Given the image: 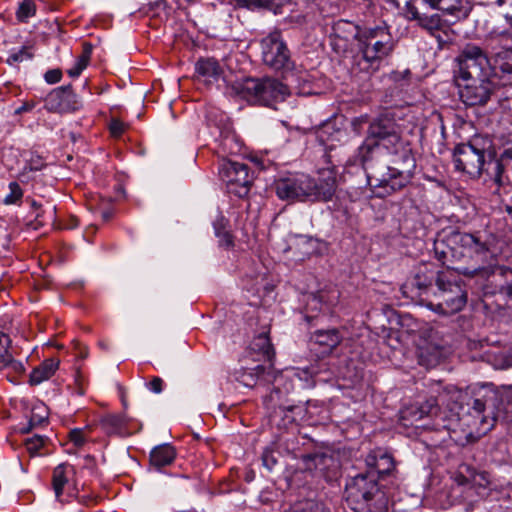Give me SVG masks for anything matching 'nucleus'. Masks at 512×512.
<instances>
[{
    "label": "nucleus",
    "mask_w": 512,
    "mask_h": 512,
    "mask_svg": "<svg viewBox=\"0 0 512 512\" xmlns=\"http://www.w3.org/2000/svg\"><path fill=\"white\" fill-rule=\"evenodd\" d=\"M381 146L393 155L395 166L387 167V173L381 176L372 171L368 180L372 186L384 190L379 193L382 197L403 189L410 182L416 160L410 143L401 137L400 125L389 113L369 122L366 138L357 150L358 161L365 169L369 168Z\"/></svg>",
    "instance_id": "nucleus-1"
},
{
    "label": "nucleus",
    "mask_w": 512,
    "mask_h": 512,
    "mask_svg": "<svg viewBox=\"0 0 512 512\" xmlns=\"http://www.w3.org/2000/svg\"><path fill=\"white\" fill-rule=\"evenodd\" d=\"M492 246V237L485 231L452 230L435 240L434 252L442 264H446L449 258L472 262L471 268L461 269V273L465 276L489 277L494 273L497 265V257Z\"/></svg>",
    "instance_id": "nucleus-2"
},
{
    "label": "nucleus",
    "mask_w": 512,
    "mask_h": 512,
    "mask_svg": "<svg viewBox=\"0 0 512 512\" xmlns=\"http://www.w3.org/2000/svg\"><path fill=\"white\" fill-rule=\"evenodd\" d=\"M495 157L492 140L483 135H475L467 143L457 145L453 154L456 170L471 178H479L485 171L498 186H502L504 166Z\"/></svg>",
    "instance_id": "nucleus-3"
},
{
    "label": "nucleus",
    "mask_w": 512,
    "mask_h": 512,
    "mask_svg": "<svg viewBox=\"0 0 512 512\" xmlns=\"http://www.w3.org/2000/svg\"><path fill=\"white\" fill-rule=\"evenodd\" d=\"M274 189L281 200L287 201H330L336 191V179L329 176L316 181L308 175H296L275 181Z\"/></svg>",
    "instance_id": "nucleus-4"
},
{
    "label": "nucleus",
    "mask_w": 512,
    "mask_h": 512,
    "mask_svg": "<svg viewBox=\"0 0 512 512\" xmlns=\"http://www.w3.org/2000/svg\"><path fill=\"white\" fill-rule=\"evenodd\" d=\"M346 501L356 512H386L389 499L373 472L351 477L345 488Z\"/></svg>",
    "instance_id": "nucleus-5"
},
{
    "label": "nucleus",
    "mask_w": 512,
    "mask_h": 512,
    "mask_svg": "<svg viewBox=\"0 0 512 512\" xmlns=\"http://www.w3.org/2000/svg\"><path fill=\"white\" fill-rule=\"evenodd\" d=\"M467 298L463 282L451 273L441 272L437 274L433 296L425 297V305L438 314L452 315L466 306Z\"/></svg>",
    "instance_id": "nucleus-6"
},
{
    "label": "nucleus",
    "mask_w": 512,
    "mask_h": 512,
    "mask_svg": "<svg viewBox=\"0 0 512 512\" xmlns=\"http://www.w3.org/2000/svg\"><path fill=\"white\" fill-rule=\"evenodd\" d=\"M394 47L395 43L388 27L364 28L357 43L358 52L365 64L361 69L376 71L382 60L391 55Z\"/></svg>",
    "instance_id": "nucleus-7"
},
{
    "label": "nucleus",
    "mask_w": 512,
    "mask_h": 512,
    "mask_svg": "<svg viewBox=\"0 0 512 512\" xmlns=\"http://www.w3.org/2000/svg\"><path fill=\"white\" fill-rule=\"evenodd\" d=\"M237 91L247 101L267 107L284 101L290 94L287 84L273 78H247L238 85Z\"/></svg>",
    "instance_id": "nucleus-8"
},
{
    "label": "nucleus",
    "mask_w": 512,
    "mask_h": 512,
    "mask_svg": "<svg viewBox=\"0 0 512 512\" xmlns=\"http://www.w3.org/2000/svg\"><path fill=\"white\" fill-rule=\"evenodd\" d=\"M455 61L460 81L498 74L495 63L492 65L486 50L473 43L466 44Z\"/></svg>",
    "instance_id": "nucleus-9"
},
{
    "label": "nucleus",
    "mask_w": 512,
    "mask_h": 512,
    "mask_svg": "<svg viewBox=\"0 0 512 512\" xmlns=\"http://www.w3.org/2000/svg\"><path fill=\"white\" fill-rule=\"evenodd\" d=\"M261 50L265 65L281 72L284 77L294 76L295 63L280 31L275 30L263 38Z\"/></svg>",
    "instance_id": "nucleus-10"
},
{
    "label": "nucleus",
    "mask_w": 512,
    "mask_h": 512,
    "mask_svg": "<svg viewBox=\"0 0 512 512\" xmlns=\"http://www.w3.org/2000/svg\"><path fill=\"white\" fill-rule=\"evenodd\" d=\"M218 170L228 193L234 194L239 198L248 195L253 182V176L247 164L229 159H221Z\"/></svg>",
    "instance_id": "nucleus-11"
},
{
    "label": "nucleus",
    "mask_w": 512,
    "mask_h": 512,
    "mask_svg": "<svg viewBox=\"0 0 512 512\" xmlns=\"http://www.w3.org/2000/svg\"><path fill=\"white\" fill-rule=\"evenodd\" d=\"M485 43L491 50L496 71L512 74V31L495 29L487 36Z\"/></svg>",
    "instance_id": "nucleus-12"
},
{
    "label": "nucleus",
    "mask_w": 512,
    "mask_h": 512,
    "mask_svg": "<svg viewBox=\"0 0 512 512\" xmlns=\"http://www.w3.org/2000/svg\"><path fill=\"white\" fill-rule=\"evenodd\" d=\"M459 84V96L467 106H484L496 91V83L492 76L479 77V79H467Z\"/></svg>",
    "instance_id": "nucleus-13"
},
{
    "label": "nucleus",
    "mask_w": 512,
    "mask_h": 512,
    "mask_svg": "<svg viewBox=\"0 0 512 512\" xmlns=\"http://www.w3.org/2000/svg\"><path fill=\"white\" fill-rule=\"evenodd\" d=\"M264 404L270 411L269 418L271 424L276 425L279 429L288 428L303 412L300 406L285 405L282 402V391L279 388H274L265 397Z\"/></svg>",
    "instance_id": "nucleus-14"
},
{
    "label": "nucleus",
    "mask_w": 512,
    "mask_h": 512,
    "mask_svg": "<svg viewBox=\"0 0 512 512\" xmlns=\"http://www.w3.org/2000/svg\"><path fill=\"white\" fill-rule=\"evenodd\" d=\"M438 273L426 264L420 265L415 275L402 286L403 293H410L411 298H419L425 305V297H432L436 290L432 284L436 282Z\"/></svg>",
    "instance_id": "nucleus-15"
},
{
    "label": "nucleus",
    "mask_w": 512,
    "mask_h": 512,
    "mask_svg": "<svg viewBox=\"0 0 512 512\" xmlns=\"http://www.w3.org/2000/svg\"><path fill=\"white\" fill-rule=\"evenodd\" d=\"M44 101V107L49 112H72L82 107L80 98L74 93L70 85L53 89Z\"/></svg>",
    "instance_id": "nucleus-16"
},
{
    "label": "nucleus",
    "mask_w": 512,
    "mask_h": 512,
    "mask_svg": "<svg viewBox=\"0 0 512 512\" xmlns=\"http://www.w3.org/2000/svg\"><path fill=\"white\" fill-rule=\"evenodd\" d=\"M459 485L467 486L469 490H475L477 495L483 496L484 491L491 483L489 473L477 471L469 465H463L455 478Z\"/></svg>",
    "instance_id": "nucleus-17"
},
{
    "label": "nucleus",
    "mask_w": 512,
    "mask_h": 512,
    "mask_svg": "<svg viewBox=\"0 0 512 512\" xmlns=\"http://www.w3.org/2000/svg\"><path fill=\"white\" fill-rule=\"evenodd\" d=\"M235 378L246 387H254L258 384H267L276 380V374L272 365L265 367L257 365L253 368L241 369L235 372Z\"/></svg>",
    "instance_id": "nucleus-18"
},
{
    "label": "nucleus",
    "mask_w": 512,
    "mask_h": 512,
    "mask_svg": "<svg viewBox=\"0 0 512 512\" xmlns=\"http://www.w3.org/2000/svg\"><path fill=\"white\" fill-rule=\"evenodd\" d=\"M342 336L337 329L317 330L311 336V349L320 356L330 355L341 343Z\"/></svg>",
    "instance_id": "nucleus-19"
},
{
    "label": "nucleus",
    "mask_w": 512,
    "mask_h": 512,
    "mask_svg": "<svg viewBox=\"0 0 512 512\" xmlns=\"http://www.w3.org/2000/svg\"><path fill=\"white\" fill-rule=\"evenodd\" d=\"M368 472L375 473V477L390 474L395 468L393 456L382 448L372 450L365 459Z\"/></svg>",
    "instance_id": "nucleus-20"
},
{
    "label": "nucleus",
    "mask_w": 512,
    "mask_h": 512,
    "mask_svg": "<svg viewBox=\"0 0 512 512\" xmlns=\"http://www.w3.org/2000/svg\"><path fill=\"white\" fill-rule=\"evenodd\" d=\"M444 355L441 346L431 342H424L417 349L418 363L426 368H432L438 365Z\"/></svg>",
    "instance_id": "nucleus-21"
},
{
    "label": "nucleus",
    "mask_w": 512,
    "mask_h": 512,
    "mask_svg": "<svg viewBox=\"0 0 512 512\" xmlns=\"http://www.w3.org/2000/svg\"><path fill=\"white\" fill-rule=\"evenodd\" d=\"M251 352L258 356V360L268 361L273 366L275 351L270 341L269 331L255 336L250 344Z\"/></svg>",
    "instance_id": "nucleus-22"
},
{
    "label": "nucleus",
    "mask_w": 512,
    "mask_h": 512,
    "mask_svg": "<svg viewBox=\"0 0 512 512\" xmlns=\"http://www.w3.org/2000/svg\"><path fill=\"white\" fill-rule=\"evenodd\" d=\"M75 476V469L72 465L61 463L56 466L52 474V486L58 500L63 494L66 484Z\"/></svg>",
    "instance_id": "nucleus-23"
},
{
    "label": "nucleus",
    "mask_w": 512,
    "mask_h": 512,
    "mask_svg": "<svg viewBox=\"0 0 512 512\" xmlns=\"http://www.w3.org/2000/svg\"><path fill=\"white\" fill-rule=\"evenodd\" d=\"M176 458V450L170 444L156 446L150 452V464L157 470L171 465Z\"/></svg>",
    "instance_id": "nucleus-24"
},
{
    "label": "nucleus",
    "mask_w": 512,
    "mask_h": 512,
    "mask_svg": "<svg viewBox=\"0 0 512 512\" xmlns=\"http://www.w3.org/2000/svg\"><path fill=\"white\" fill-rule=\"evenodd\" d=\"M59 367V360L49 358L44 360L38 367L34 368L29 376V384L36 386L50 379Z\"/></svg>",
    "instance_id": "nucleus-25"
},
{
    "label": "nucleus",
    "mask_w": 512,
    "mask_h": 512,
    "mask_svg": "<svg viewBox=\"0 0 512 512\" xmlns=\"http://www.w3.org/2000/svg\"><path fill=\"white\" fill-rule=\"evenodd\" d=\"M195 70L198 78H202L205 82L217 80L221 73V67L214 58H201L196 62Z\"/></svg>",
    "instance_id": "nucleus-26"
},
{
    "label": "nucleus",
    "mask_w": 512,
    "mask_h": 512,
    "mask_svg": "<svg viewBox=\"0 0 512 512\" xmlns=\"http://www.w3.org/2000/svg\"><path fill=\"white\" fill-rule=\"evenodd\" d=\"M99 425L108 435H127L126 420L122 415L107 414L100 419Z\"/></svg>",
    "instance_id": "nucleus-27"
},
{
    "label": "nucleus",
    "mask_w": 512,
    "mask_h": 512,
    "mask_svg": "<svg viewBox=\"0 0 512 512\" xmlns=\"http://www.w3.org/2000/svg\"><path fill=\"white\" fill-rule=\"evenodd\" d=\"M282 512H329L325 505L314 499L297 500L283 508Z\"/></svg>",
    "instance_id": "nucleus-28"
},
{
    "label": "nucleus",
    "mask_w": 512,
    "mask_h": 512,
    "mask_svg": "<svg viewBox=\"0 0 512 512\" xmlns=\"http://www.w3.org/2000/svg\"><path fill=\"white\" fill-rule=\"evenodd\" d=\"M333 31L334 34L341 39L349 40L353 38L358 42L363 29L350 21L341 19L334 23Z\"/></svg>",
    "instance_id": "nucleus-29"
},
{
    "label": "nucleus",
    "mask_w": 512,
    "mask_h": 512,
    "mask_svg": "<svg viewBox=\"0 0 512 512\" xmlns=\"http://www.w3.org/2000/svg\"><path fill=\"white\" fill-rule=\"evenodd\" d=\"M228 224L229 220L226 219L223 215H219L213 222L215 235L219 239V244L220 246L226 248L232 247L234 244L233 236L227 229Z\"/></svg>",
    "instance_id": "nucleus-30"
},
{
    "label": "nucleus",
    "mask_w": 512,
    "mask_h": 512,
    "mask_svg": "<svg viewBox=\"0 0 512 512\" xmlns=\"http://www.w3.org/2000/svg\"><path fill=\"white\" fill-rule=\"evenodd\" d=\"M48 419V412L47 407L40 403L38 405H35L31 410V416L29 420V427L27 429H24L23 432H29L31 429L41 426L44 424Z\"/></svg>",
    "instance_id": "nucleus-31"
},
{
    "label": "nucleus",
    "mask_w": 512,
    "mask_h": 512,
    "mask_svg": "<svg viewBox=\"0 0 512 512\" xmlns=\"http://www.w3.org/2000/svg\"><path fill=\"white\" fill-rule=\"evenodd\" d=\"M275 0H231V3L237 8H246L249 10L272 9Z\"/></svg>",
    "instance_id": "nucleus-32"
},
{
    "label": "nucleus",
    "mask_w": 512,
    "mask_h": 512,
    "mask_svg": "<svg viewBox=\"0 0 512 512\" xmlns=\"http://www.w3.org/2000/svg\"><path fill=\"white\" fill-rule=\"evenodd\" d=\"M429 4L432 8L441 10L448 14H454L459 10L460 0H423Z\"/></svg>",
    "instance_id": "nucleus-33"
},
{
    "label": "nucleus",
    "mask_w": 512,
    "mask_h": 512,
    "mask_svg": "<svg viewBox=\"0 0 512 512\" xmlns=\"http://www.w3.org/2000/svg\"><path fill=\"white\" fill-rule=\"evenodd\" d=\"M36 12V6L33 0H23L17 9L16 16L21 22H26L27 19L34 16Z\"/></svg>",
    "instance_id": "nucleus-34"
},
{
    "label": "nucleus",
    "mask_w": 512,
    "mask_h": 512,
    "mask_svg": "<svg viewBox=\"0 0 512 512\" xmlns=\"http://www.w3.org/2000/svg\"><path fill=\"white\" fill-rule=\"evenodd\" d=\"M47 440V437L34 435L33 437L27 438L25 440V448L31 456H35L37 455L38 451L45 446Z\"/></svg>",
    "instance_id": "nucleus-35"
},
{
    "label": "nucleus",
    "mask_w": 512,
    "mask_h": 512,
    "mask_svg": "<svg viewBox=\"0 0 512 512\" xmlns=\"http://www.w3.org/2000/svg\"><path fill=\"white\" fill-rule=\"evenodd\" d=\"M10 192L4 198L6 205L16 204L23 197V191L17 182H11L9 184Z\"/></svg>",
    "instance_id": "nucleus-36"
},
{
    "label": "nucleus",
    "mask_w": 512,
    "mask_h": 512,
    "mask_svg": "<svg viewBox=\"0 0 512 512\" xmlns=\"http://www.w3.org/2000/svg\"><path fill=\"white\" fill-rule=\"evenodd\" d=\"M264 283V276L263 275H256L255 277H245L243 279V287L250 292L258 293L260 290V287Z\"/></svg>",
    "instance_id": "nucleus-37"
},
{
    "label": "nucleus",
    "mask_w": 512,
    "mask_h": 512,
    "mask_svg": "<svg viewBox=\"0 0 512 512\" xmlns=\"http://www.w3.org/2000/svg\"><path fill=\"white\" fill-rule=\"evenodd\" d=\"M419 25L428 31H430L432 34L434 31H438L440 26V19L437 15L435 16H420V19L417 20Z\"/></svg>",
    "instance_id": "nucleus-38"
},
{
    "label": "nucleus",
    "mask_w": 512,
    "mask_h": 512,
    "mask_svg": "<svg viewBox=\"0 0 512 512\" xmlns=\"http://www.w3.org/2000/svg\"><path fill=\"white\" fill-rule=\"evenodd\" d=\"M10 344V337L5 333L0 332V365L3 363V361L9 360Z\"/></svg>",
    "instance_id": "nucleus-39"
},
{
    "label": "nucleus",
    "mask_w": 512,
    "mask_h": 512,
    "mask_svg": "<svg viewBox=\"0 0 512 512\" xmlns=\"http://www.w3.org/2000/svg\"><path fill=\"white\" fill-rule=\"evenodd\" d=\"M32 54L29 52V49L27 47H22L19 51L12 53L8 59L7 62L9 64H14L16 62H22L27 59L32 58Z\"/></svg>",
    "instance_id": "nucleus-40"
},
{
    "label": "nucleus",
    "mask_w": 512,
    "mask_h": 512,
    "mask_svg": "<svg viewBox=\"0 0 512 512\" xmlns=\"http://www.w3.org/2000/svg\"><path fill=\"white\" fill-rule=\"evenodd\" d=\"M69 439L76 447H82L87 438L83 429L75 428L69 432Z\"/></svg>",
    "instance_id": "nucleus-41"
},
{
    "label": "nucleus",
    "mask_w": 512,
    "mask_h": 512,
    "mask_svg": "<svg viewBox=\"0 0 512 512\" xmlns=\"http://www.w3.org/2000/svg\"><path fill=\"white\" fill-rule=\"evenodd\" d=\"M438 410L437 401L434 398H430L424 405L419 408L420 418L425 415L436 414Z\"/></svg>",
    "instance_id": "nucleus-42"
},
{
    "label": "nucleus",
    "mask_w": 512,
    "mask_h": 512,
    "mask_svg": "<svg viewBox=\"0 0 512 512\" xmlns=\"http://www.w3.org/2000/svg\"><path fill=\"white\" fill-rule=\"evenodd\" d=\"M485 406L486 403L483 399L476 398L473 400L471 407L474 414L477 415L478 417H481L482 423H485L487 421V418L485 416H482L483 412L485 411Z\"/></svg>",
    "instance_id": "nucleus-43"
},
{
    "label": "nucleus",
    "mask_w": 512,
    "mask_h": 512,
    "mask_svg": "<svg viewBox=\"0 0 512 512\" xmlns=\"http://www.w3.org/2000/svg\"><path fill=\"white\" fill-rule=\"evenodd\" d=\"M126 129V125L118 120V119H112L109 125V130L112 136L114 137H120Z\"/></svg>",
    "instance_id": "nucleus-44"
},
{
    "label": "nucleus",
    "mask_w": 512,
    "mask_h": 512,
    "mask_svg": "<svg viewBox=\"0 0 512 512\" xmlns=\"http://www.w3.org/2000/svg\"><path fill=\"white\" fill-rule=\"evenodd\" d=\"M3 367L11 368L16 373H22L24 372V366L21 362L16 361L12 354L9 353V360L3 361L1 364Z\"/></svg>",
    "instance_id": "nucleus-45"
},
{
    "label": "nucleus",
    "mask_w": 512,
    "mask_h": 512,
    "mask_svg": "<svg viewBox=\"0 0 512 512\" xmlns=\"http://www.w3.org/2000/svg\"><path fill=\"white\" fill-rule=\"evenodd\" d=\"M164 381L162 378L155 376L149 383L146 384L147 388L153 393L159 394L163 390Z\"/></svg>",
    "instance_id": "nucleus-46"
},
{
    "label": "nucleus",
    "mask_w": 512,
    "mask_h": 512,
    "mask_svg": "<svg viewBox=\"0 0 512 512\" xmlns=\"http://www.w3.org/2000/svg\"><path fill=\"white\" fill-rule=\"evenodd\" d=\"M262 461H263V464L264 466L268 469V470H272L273 467L276 465L277 463V460L276 458L274 457L273 455V452L272 451H269V450H266L263 452L262 454Z\"/></svg>",
    "instance_id": "nucleus-47"
},
{
    "label": "nucleus",
    "mask_w": 512,
    "mask_h": 512,
    "mask_svg": "<svg viewBox=\"0 0 512 512\" xmlns=\"http://www.w3.org/2000/svg\"><path fill=\"white\" fill-rule=\"evenodd\" d=\"M45 80L49 84H55L61 80L62 72L59 69H52L45 73Z\"/></svg>",
    "instance_id": "nucleus-48"
},
{
    "label": "nucleus",
    "mask_w": 512,
    "mask_h": 512,
    "mask_svg": "<svg viewBox=\"0 0 512 512\" xmlns=\"http://www.w3.org/2000/svg\"><path fill=\"white\" fill-rule=\"evenodd\" d=\"M405 16L409 20H418L420 19L421 15L417 8L410 1H407L405 5Z\"/></svg>",
    "instance_id": "nucleus-49"
},
{
    "label": "nucleus",
    "mask_w": 512,
    "mask_h": 512,
    "mask_svg": "<svg viewBox=\"0 0 512 512\" xmlns=\"http://www.w3.org/2000/svg\"><path fill=\"white\" fill-rule=\"evenodd\" d=\"M35 106H36V102L34 100L26 101L15 110V114H21L23 112H28V111L32 110Z\"/></svg>",
    "instance_id": "nucleus-50"
},
{
    "label": "nucleus",
    "mask_w": 512,
    "mask_h": 512,
    "mask_svg": "<svg viewBox=\"0 0 512 512\" xmlns=\"http://www.w3.org/2000/svg\"><path fill=\"white\" fill-rule=\"evenodd\" d=\"M92 54V45L90 43L85 42L83 44V51L79 58L84 59L89 63Z\"/></svg>",
    "instance_id": "nucleus-51"
},
{
    "label": "nucleus",
    "mask_w": 512,
    "mask_h": 512,
    "mask_svg": "<svg viewBox=\"0 0 512 512\" xmlns=\"http://www.w3.org/2000/svg\"><path fill=\"white\" fill-rule=\"evenodd\" d=\"M92 54V45L90 43L85 42L83 44V51L79 58L84 59L89 63Z\"/></svg>",
    "instance_id": "nucleus-52"
},
{
    "label": "nucleus",
    "mask_w": 512,
    "mask_h": 512,
    "mask_svg": "<svg viewBox=\"0 0 512 512\" xmlns=\"http://www.w3.org/2000/svg\"><path fill=\"white\" fill-rule=\"evenodd\" d=\"M367 121H368L367 116H361V117L354 118L351 123L353 130L356 132H359L362 124L366 123Z\"/></svg>",
    "instance_id": "nucleus-53"
},
{
    "label": "nucleus",
    "mask_w": 512,
    "mask_h": 512,
    "mask_svg": "<svg viewBox=\"0 0 512 512\" xmlns=\"http://www.w3.org/2000/svg\"><path fill=\"white\" fill-rule=\"evenodd\" d=\"M495 3L502 8L503 16L506 15V11L512 10V0H495Z\"/></svg>",
    "instance_id": "nucleus-54"
},
{
    "label": "nucleus",
    "mask_w": 512,
    "mask_h": 512,
    "mask_svg": "<svg viewBox=\"0 0 512 512\" xmlns=\"http://www.w3.org/2000/svg\"><path fill=\"white\" fill-rule=\"evenodd\" d=\"M74 348L75 350H77L78 352V355L81 357V358H86L88 356V350L85 346H83L81 343L79 342H75L74 343Z\"/></svg>",
    "instance_id": "nucleus-55"
},
{
    "label": "nucleus",
    "mask_w": 512,
    "mask_h": 512,
    "mask_svg": "<svg viewBox=\"0 0 512 512\" xmlns=\"http://www.w3.org/2000/svg\"><path fill=\"white\" fill-rule=\"evenodd\" d=\"M44 166V163L41 161V159H38L36 161L31 160L28 164V168L30 171H38Z\"/></svg>",
    "instance_id": "nucleus-56"
},
{
    "label": "nucleus",
    "mask_w": 512,
    "mask_h": 512,
    "mask_svg": "<svg viewBox=\"0 0 512 512\" xmlns=\"http://www.w3.org/2000/svg\"><path fill=\"white\" fill-rule=\"evenodd\" d=\"M497 160L500 161L501 163L504 160H512V145L510 147L505 148L501 154V158Z\"/></svg>",
    "instance_id": "nucleus-57"
},
{
    "label": "nucleus",
    "mask_w": 512,
    "mask_h": 512,
    "mask_svg": "<svg viewBox=\"0 0 512 512\" xmlns=\"http://www.w3.org/2000/svg\"><path fill=\"white\" fill-rule=\"evenodd\" d=\"M82 71L83 70L77 64H75L74 67L70 68L67 71V73L71 77H78L82 73Z\"/></svg>",
    "instance_id": "nucleus-58"
},
{
    "label": "nucleus",
    "mask_w": 512,
    "mask_h": 512,
    "mask_svg": "<svg viewBox=\"0 0 512 512\" xmlns=\"http://www.w3.org/2000/svg\"><path fill=\"white\" fill-rule=\"evenodd\" d=\"M75 64H77L82 70H84L87 67L88 62L78 57Z\"/></svg>",
    "instance_id": "nucleus-59"
},
{
    "label": "nucleus",
    "mask_w": 512,
    "mask_h": 512,
    "mask_svg": "<svg viewBox=\"0 0 512 512\" xmlns=\"http://www.w3.org/2000/svg\"><path fill=\"white\" fill-rule=\"evenodd\" d=\"M507 23L512 27V9L510 11H506V15L504 16Z\"/></svg>",
    "instance_id": "nucleus-60"
},
{
    "label": "nucleus",
    "mask_w": 512,
    "mask_h": 512,
    "mask_svg": "<svg viewBox=\"0 0 512 512\" xmlns=\"http://www.w3.org/2000/svg\"><path fill=\"white\" fill-rule=\"evenodd\" d=\"M324 459V455H314L313 460L318 464L319 461Z\"/></svg>",
    "instance_id": "nucleus-61"
},
{
    "label": "nucleus",
    "mask_w": 512,
    "mask_h": 512,
    "mask_svg": "<svg viewBox=\"0 0 512 512\" xmlns=\"http://www.w3.org/2000/svg\"><path fill=\"white\" fill-rule=\"evenodd\" d=\"M32 207L35 209H38L40 207V204H38L36 201H32Z\"/></svg>",
    "instance_id": "nucleus-62"
},
{
    "label": "nucleus",
    "mask_w": 512,
    "mask_h": 512,
    "mask_svg": "<svg viewBox=\"0 0 512 512\" xmlns=\"http://www.w3.org/2000/svg\"><path fill=\"white\" fill-rule=\"evenodd\" d=\"M122 403H123V406L126 407L127 406V400H125V398H122Z\"/></svg>",
    "instance_id": "nucleus-63"
},
{
    "label": "nucleus",
    "mask_w": 512,
    "mask_h": 512,
    "mask_svg": "<svg viewBox=\"0 0 512 512\" xmlns=\"http://www.w3.org/2000/svg\"><path fill=\"white\" fill-rule=\"evenodd\" d=\"M508 294H512V287H508Z\"/></svg>",
    "instance_id": "nucleus-64"
}]
</instances>
